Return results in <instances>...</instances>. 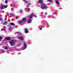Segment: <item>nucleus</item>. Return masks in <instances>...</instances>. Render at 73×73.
I'll use <instances>...</instances> for the list:
<instances>
[{"mask_svg": "<svg viewBox=\"0 0 73 73\" xmlns=\"http://www.w3.org/2000/svg\"><path fill=\"white\" fill-rule=\"evenodd\" d=\"M34 16V13H32L30 15V16L29 17V19L28 20V23H31V21H32V20H31V18H32Z\"/></svg>", "mask_w": 73, "mask_h": 73, "instance_id": "1", "label": "nucleus"}, {"mask_svg": "<svg viewBox=\"0 0 73 73\" xmlns=\"http://www.w3.org/2000/svg\"><path fill=\"white\" fill-rule=\"evenodd\" d=\"M42 9H47L48 8V6H46V4H43L40 7Z\"/></svg>", "mask_w": 73, "mask_h": 73, "instance_id": "2", "label": "nucleus"}, {"mask_svg": "<svg viewBox=\"0 0 73 73\" xmlns=\"http://www.w3.org/2000/svg\"><path fill=\"white\" fill-rule=\"evenodd\" d=\"M16 42V41L15 39H13L11 40V41L10 42L11 46H13L15 44V42Z\"/></svg>", "mask_w": 73, "mask_h": 73, "instance_id": "3", "label": "nucleus"}, {"mask_svg": "<svg viewBox=\"0 0 73 73\" xmlns=\"http://www.w3.org/2000/svg\"><path fill=\"white\" fill-rule=\"evenodd\" d=\"M23 21H26V18H24L23 19L22 21H19V24H20V25H21V24L22 23H23Z\"/></svg>", "mask_w": 73, "mask_h": 73, "instance_id": "4", "label": "nucleus"}, {"mask_svg": "<svg viewBox=\"0 0 73 73\" xmlns=\"http://www.w3.org/2000/svg\"><path fill=\"white\" fill-rule=\"evenodd\" d=\"M7 7H8V5H2L1 9H3L4 8H7Z\"/></svg>", "mask_w": 73, "mask_h": 73, "instance_id": "5", "label": "nucleus"}, {"mask_svg": "<svg viewBox=\"0 0 73 73\" xmlns=\"http://www.w3.org/2000/svg\"><path fill=\"white\" fill-rule=\"evenodd\" d=\"M19 38L21 41H23L24 40V37L22 36H19Z\"/></svg>", "mask_w": 73, "mask_h": 73, "instance_id": "6", "label": "nucleus"}, {"mask_svg": "<svg viewBox=\"0 0 73 73\" xmlns=\"http://www.w3.org/2000/svg\"><path fill=\"white\" fill-rule=\"evenodd\" d=\"M25 33H28V30L27 29H25Z\"/></svg>", "mask_w": 73, "mask_h": 73, "instance_id": "7", "label": "nucleus"}, {"mask_svg": "<svg viewBox=\"0 0 73 73\" xmlns=\"http://www.w3.org/2000/svg\"><path fill=\"white\" fill-rule=\"evenodd\" d=\"M7 22V21H5L3 25H7L8 24V23Z\"/></svg>", "mask_w": 73, "mask_h": 73, "instance_id": "8", "label": "nucleus"}, {"mask_svg": "<svg viewBox=\"0 0 73 73\" xmlns=\"http://www.w3.org/2000/svg\"><path fill=\"white\" fill-rule=\"evenodd\" d=\"M24 46H25V47L23 48V49H24L27 48V44H26V43H24Z\"/></svg>", "mask_w": 73, "mask_h": 73, "instance_id": "9", "label": "nucleus"}, {"mask_svg": "<svg viewBox=\"0 0 73 73\" xmlns=\"http://www.w3.org/2000/svg\"><path fill=\"white\" fill-rule=\"evenodd\" d=\"M5 39H6V40H8V41H9V40H11V39L9 37L6 38H5Z\"/></svg>", "mask_w": 73, "mask_h": 73, "instance_id": "10", "label": "nucleus"}, {"mask_svg": "<svg viewBox=\"0 0 73 73\" xmlns=\"http://www.w3.org/2000/svg\"><path fill=\"white\" fill-rule=\"evenodd\" d=\"M39 2L40 3V4H42V3H43V1L41 0H39Z\"/></svg>", "mask_w": 73, "mask_h": 73, "instance_id": "11", "label": "nucleus"}, {"mask_svg": "<svg viewBox=\"0 0 73 73\" xmlns=\"http://www.w3.org/2000/svg\"><path fill=\"white\" fill-rule=\"evenodd\" d=\"M10 25H11L14 26L15 25V24H14L13 23H10Z\"/></svg>", "mask_w": 73, "mask_h": 73, "instance_id": "12", "label": "nucleus"}, {"mask_svg": "<svg viewBox=\"0 0 73 73\" xmlns=\"http://www.w3.org/2000/svg\"><path fill=\"white\" fill-rule=\"evenodd\" d=\"M5 49H8V47L7 46H5Z\"/></svg>", "mask_w": 73, "mask_h": 73, "instance_id": "13", "label": "nucleus"}, {"mask_svg": "<svg viewBox=\"0 0 73 73\" xmlns=\"http://www.w3.org/2000/svg\"><path fill=\"white\" fill-rule=\"evenodd\" d=\"M56 3L57 4H60V3L58 2V1H56Z\"/></svg>", "mask_w": 73, "mask_h": 73, "instance_id": "14", "label": "nucleus"}, {"mask_svg": "<svg viewBox=\"0 0 73 73\" xmlns=\"http://www.w3.org/2000/svg\"><path fill=\"white\" fill-rule=\"evenodd\" d=\"M5 3H6L7 4H8V2H7V0H6L5 1Z\"/></svg>", "mask_w": 73, "mask_h": 73, "instance_id": "15", "label": "nucleus"}, {"mask_svg": "<svg viewBox=\"0 0 73 73\" xmlns=\"http://www.w3.org/2000/svg\"><path fill=\"white\" fill-rule=\"evenodd\" d=\"M3 20V18H2L0 17V21H2Z\"/></svg>", "mask_w": 73, "mask_h": 73, "instance_id": "16", "label": "nucleus"}, {"mask_svg": "<svg viewBox=\"0 0 73 73\" xmlns=\"http://www.w3.org/2000/svg\"><path fill=\"white\" fill-rule=\"evenodd\" d=\"M20 13H22V12H23V11H22V10H20Z\"/></svg>", "mask_w": 73, "mask_h": 73, "instance_id": "17", "label": "nucleus"}, {"mask_svg": "<svg viewBox=\"0 0 73 73\" xmlns=\"http://www.w3.org/2000/svg\"><path fill=\"white\" fill-rule=\"evenodd\" d=\"M49 2H52V0H48Z\"/></svg>", "mask_w": 73, "mask_h": 73, "instance_id": "18", "label": "nucleus"}, {"mask_svg": "<svg viewBox=\"0 0 73 73\" xmlns=\"http://www.w3.org/2000/svg\"><path fill=\"white\" fill-rule=\"evenodd\" d=\"M3 39V37H0V40H2Z\"/></svg>", "mask_w": 73, "mask_h": 73, "instance_id": "19", "label": "nucleus"}, {"mask_svg": "<svg viewBox=\"0 0 73 73\" xmlns=\"http://www.w3.org/2000/svg\"><path fill=\"white\" fill-rule=\"evenodd\" d=\"M15 18L16 19H18V17H15Z\"/></svg>", "mask_w": 73, "mask_h": 73, "instance_id": "20", "label": "nucleus"}, {"mask_svg": "<svg viewBox=\"0 0 73 73\" xmlns=\"http://www.w3.org/2000/svg\"><path fill=\"white\" fill-rule=\"evenodd\" d=\"M28 10L29 11H30V9L29 8L28 9Z\"/></svg>", "mask_w": 73, "mask_h": 73, "instance_id": "21", "label": "nucleus"}, {"mask_svg": "<svg viewBox=\"0 0 73 73\" xmlns=\"http://www.w3.org/2000/svg\"><path fill=\"white\" fill-rule=\"evenodd\" d=\"M16 33H17V34H18V33H19V32H16Z\"/></svg>", "mask_w": 73, "mask_h": 73, "instance_id": "22", "label": "nucleus"}, {"mask_svg": "<svg viewBox=\"0 0 73 73\" xmlns=\"http://www.w3.org/2000/svg\"><path fill=\"white\" fill-rule=\"evenodd\" d=\"M40 30H42V28H40Z\"/></svg>", "mask_w": 73, "mask_h": 73, "instance_id": "23", "label": "nucleus"}, {"mask_svg": "<svg viewBox=\"0 0 73 73\" xmlns=\"http://www.w3.org/2000/svg\"><path fill=\"white\" fill-rule=\"evenodd\" d=\"M3 28H5V26H3Z\"/></svg>", "mask_w": 73, "mask_h": 73, "instance_id": "24", "label": "nucleus"}, {"mask_svg": "<svg viewBox=\"0 0 73 73\" xmlns=\"http://www.w3.org/2000/svg\"><path fill=\"white\" fill-rule=\"evenodd\" d=\"M21 33H19V35H20V34H21Z\"/></svg>", "mask_w": 73, "mask_h": 73, "instance_id": "25", "label": "nucleus"}, {"mask_svg": "<svg viewBox=\"0 0 73 73\" xmlns=\"http://www.w3.org/2000/svg\"><path fill=\"white\" fill-rule=\"evenodd\" d=\"M24 1L25 0V1H26L27 0H23Z\"/></svg>", "mask_w": 73, "mask_h": 73, "instance_id": "26", "label": "nucleus"}, {"mask_svg": "<svg viewBox=\"0 0 73 73\" xmlns=\"http://www.w3.org/2000/svg\"><path fill=\"white\" fill-rule=\"evenodd\" d=\"M1 52H3V51H2Z\"/></svg>", "mask_w": 73, "mask_h": 73, "instance_id": "27", "label": "nucleus"}, {"mask_svg": "<svg viewBox=\"0 0 73 73\" xmlns=\"http://www.w3.org/2000/svg\"><path fill=\"white\" fill-rule=\"evenodd\" d=\"M28 4H29V3H28Z\"/></svg>", "mask_w": 73, "mask_h": 73, "instance_id": "28", "label": "nucleus"}]
</instances>
